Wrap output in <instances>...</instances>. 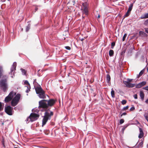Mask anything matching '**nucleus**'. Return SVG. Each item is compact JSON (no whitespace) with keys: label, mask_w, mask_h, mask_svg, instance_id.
<instances>
[{"label":"nucleus","mask_w":148,"mask_h":148,"mask_svg":"<svg viewBox=\"0 0 148 148\" xmlns=\"http://www.w3.org/2000/svg\"><path fill=\"white\" fill-rule=\"evenodd\" d=\"M16 93L13 91H11L8 95L12 99L11 102V105L12 106H16L19 102L21 98V95L18 93L16 95Z\"/></svg>","instance_id":"nucleus-1"},{"label":"nucleus","mask_w":148,"mask_h":148,"mask_svg":"<svg viewBox=\"0 0 148 148\" xmlns=\"http://www.w3.org/2000/svg\"><path fill=\"white\" fill-rule=\"evenodd\" d=\"M8 76L6 75H4L0 80V89L4 92H7L8 89Z\"/></svg>","instance_id":"nucleus-2"},{"label":"nucleus","mask_w":148,"mask_h":148,"mask_svg":"<svg viewBox=\"0 0 148 148\" xmlns=\"http://www.w3.org/2000/svg\"><path fill=\"white\" fill-rule=\"evenodd\" d=\"M53 113L52 111H51L50 114L47 111H46L44 113V116L42 120V126L43 127L47 121L49 119H50L51 116H53Z\"/></svg>","instance_id":"nucleus-3"},{"label":"nucleus","mask_w":148,"mask_h":148,"mask_svg":"<svg viewBox=\"0 0 148 148\" xmlns=\"http://www.w3.org/2000/svg\"><path fill=\"white\" fill-rule=\"evenodd\" d=\"M47 100L42 99L39 101V106L38 108L39 109L41 108L43 109L44 111H47V109L48 108L47 103Z\"/></svg>","instance_id":"nucleus-4"},{"label":"nucleus","mask_w":148,"mask_h":148,"mask_svg":"<svg viewBox=\"0 0 148 148\" xmlns=\"http://www.w3.org/2000/svg\"><path fill=\"white\" fill-rule=\"evenodd\" d=\"M88 4L87 2L83 3L81 10L82 11L83 14H85L87 16L88 14Z\"/></svg>","instance_id":"nucleus-5"},{"label":"nucleus","mask_w":148,"mask_h":148,"mask_svg":"<svg viewBox=\"0 0 148 148\" xmlns=\"http://www.w3.org/2000/svg\"><path fill=\"white\" fill-rule=\"evenodd\" d=\"M39 117V115L37 114L32 113L31 114L29 118L30 121H33Z\"/></svg>","instance_id":"nucleus-6"},{"label":"nucleus","mask_w":148,"mask_h":148,"mask_svg":"<svg viewBox=\"0 0 148 148\" xmlns=\"http://www.w3.org/2000/svg\"><path fill=\"white\" fill-rule=\"evenodd\" d=\"M13 110V108L9 106H8L5 108V112L9 115H12V111Z\"/></svg>","instance_id":"nucleus-7"},{"label":"nucleus","mask_w":148,"mask_h":148,"mask_svg":"<svg viewBox=\"0 0 148 148\" xmlns=\"http://www.w3.org/2000/svg\"><path fill=\"white\" fill-rule=\"evenodd\" d=\"M56 100L53 99H51L49 100H47V103L48 108L49 107H51L53 106L56 103Z\"/></svg>","instance_id":"nucleus-8"},{"label":"nucleus","mask_w":148,"mask_h":148,"mask_svg":"<svg viewBox=\"0 0 148 148\" xmlns=\"http://www.w3.org/2000/svg\"><path fill=\"white\" fill-rule=\"evenodd\" d=\"M123 83L126 85V86L128 88H132L135 86V84L131 83H130L126 81H123Z\"/></svg>","instance_id":"nucleus-9"},{"label":"nucleus","mask_w":148,"mask_h":148,"mask_svg":"<svg viewBox=\"0 0 148 148\" xmlns=\"http://www.w3.org/2000/svg\"><path fill=\"white\" fill-rule=\"evenodd\" d=\"M146 82L145 81H143L137 84L136 86V87L137 88H140L146 85Z\"/></svg>","instance_id":"nucleus-10"},{"label":"nucleus","mask_w":148,"mask_h":148,"mask_svg":"<svg viewBox=\"0 0 148 148\" xmlns=\"http://www.w3.org/2000/svg\"><path fill=\"white\" fill-rule=\"evenodd\" d=\"M35 89L36 93L37 94L40 93V92L44 91L40 86H37L35 88Z\"/></svg>","instance_id":"nucleus-11"},{"label":"nucleus","mask_w":148,"mask_h":148,"mask_svg":"<svg viewBox=\"0 0 148 148\" xmlns=\"http://www.w3.org/2000/svg\"><path fill=\"white\" fill-rule=\"evenodd\" d=\"M38 94L39 97L41 99H44L46 98L45 92L44 90Z\"/></svg>","instance_id":"nucleus-12"},{"label":"nucleus","mask_w":148,"mask_h":148,"mask_svg":"<svg viewBox=\"0 0 148 148\" xmlns=\"http://www.w3.org/2000/svg\"><path fill=\"white\" fill-rule=\"evenodd\" d=\"M16 62H14L12 65V67L11 69L10 73L11 74H12L13 71L16 70Z\"/></svg>","instance_id":"nucleus-13"},{"label":"nucleus","mask_w":148,"mask_h":148,"mask_svg":"<svg viewBox=\"0 0 148 148\" xmlns=\"http://www.w3.org/2000/svg\"><path fill=\"white\" fill-rule=\"evenodd\" d=\"M139 132L140 133L138 135V138H142L144 136V133L143 131V129L140 127L139 128Z\"/></svg>","instance_id":"nucleus-14"},{"label":"nucleus","mask_w":148,"mask_h":148,"mask_svg":"<svg viewBox=\"0 0 148 148\" xmlns=\"http://www.w3.org/2000/svg\"><path fill=\"white\" fill-rule=\"evenodd\" d=\"M140 96L142 100L143 101L144 99L145 94L143 91H140Z\"/></svg>","instance_id":"nucleus-15"},{"label":"nucleus","mask_w":148,"mask_h":148,"mask_svg":"<svg viewBox=\"0 0 148 148\" xmlns=\"http://www.w3.org/2000/svg\"><path fill=\"white\" fill-rule=\"evenodd\" d=\"M12 99L9 95L7 96L5 99V103H7L10 101Z\"/></svg>","instance_id":"nucleus-16"},{"label":"nucleus","mask_w":148,"mask_h":148,"mask_svg":"<svg viewBox=\"0 0 148 148\" xmlns=\"http://www.w3.org/2000/svg\"><path fill=\"white\" fill-rule=\"evenodd\" d=\"M145 71V70L144 69H143L141 70L139 73V75H137V78H139L144 73Z\"/></svg>","instance_id":"nucleus-17"},{"label":"nucleus","mask_w":148,"mask_h":148,"mask_svg":"<svg viewBox=\"0 0 148 148\" xmlns=\"http://www.w3.org/2000/svg\"><path fill=\"white\" fill-rule=\"evenodd\" d=\"M111 78L109 74H107L106 75V81L108 83H109L110 80Z\"/></svg>","instance_id":"nucleus-18"},{"label":"nucleus","mask_w":148,"mask_h":148,"mask_svg":"<svg viewBox=\"0 0 148 148\" xmlns=\"http://www.w3.org/2000/svg\"><path fill=\"white\" fill-rule=\"evenodd\" d=\"M140 141H141V142H140L139 144L138 145V147H142L143 146V141H144V139H141L140 140Z\"/></svg>","instance_id":"nucleus-19"},{"label":"nucleus","mask_w":148,"mask_h":148,"mask_svg":"<svg viewBox=\"0 0 148 148\" xmlns=\"http://www.w3.org/2000/svg\"><path fill=\"white\" fill-rule=\"evenodd\" d=\"M3 72V67L1 66H0V78H1V76H3L2 73Z\"/></svg>","instance_id":"nucleus-20"},{"label":"nucleus","mask_w":148,"mask_h":148,"mask_svg":"<svg viewBox=\"0 0 148 148\" xmlns=\"http://www.w3.org/2000/svg\"><path fill=\"white\" fill-rule=\"evenodd\" d=\"M148 18V13H146L144 16H142L140 18L141 19L146 18Z\"/></svg>","instance_id":"nucleus-21"},{"label":"nucleus","mask_w":148,"mask_h":148,"mask_svg":"<svg viewBox=\"0 0 148 148\" xmlns=\"http://www.w3.org/2000/svg\"><path fill=\"white\" fill-rule=\"evenodd\" d=\"M133 6V4L131 3L130 4V6H129V8H128V11L129 12H131V10L132 9Z\"/></svg>","instance_id":"nucleus-22"},{"label":"nucleus","mask_w":148,"mask_h":148,"mask_svg":"<svg viewBox=\"0 0 148 148\" xmlns=\"http://www.w3.org/2000/svg\"><path fill=\"white\" fill-rule=\"evenodd\" d=\"M114 51L112 50H110L109 51V55L110 56H112L114 54Z\"/></svg>","instance_id":"nucleus-23"},{"label":"nucleus","mask_w":148,"mask_h":148,"mask_svg":"<svg viewBox=\"0 0 148 148\" xmlns=\"http://www.w3.org/2000/svg\"><path fill=\"white\" fill-rule=\"evenodd\" d=\"M111 95L112 97L113 98H114L115 97L114 91L113 90V88H112V90L111 91Z\"/></svg>","instance_id":"nucleus-24"},{"label":"nucleus","mask_w":148,"mask_h":148,"mask_svg":"<svg viewBox=\"0 0 148 148\" xmlns=\"http://www.w3.org/2000/svg\"><path fill=\"white\" fill-rule=\"evenodd\" d=\"M30 25L29 24L26 27V32H27L30 29Z\"/></svg>","instance_id":"nucleus-25"},{"label":"nucleus","mask_w":148,"mask_h":148,"mask_svg":"<svg viewBox=\"0 0 148 148\" xmlns=\"http://www.w3.org/2000/svg\"><path fill=\"white\" fill-rule=\"evenodd\" d=\"M21 70L22 73L24 75H25L26 73V71L24 69H21Z\"/></svg>","instance_id":"nucleus-26"},{"label":"nucleus","mask_w":148,"mask_h":148,"mask_svg":"<svg viewBox=\"0 0 148 148\" xmlns=\"http://www.w3.org/2000/svg\"><path fill=\"white\" fill-rule=\"evenodd\" d=\"M3 107L2 106L1 103L0 102V112L3 110Z\"/></svg>","instance_id":"nucleus-27"},{"label":"nucleus","mask_w":148,"mask_h":148,"mask_svg":"<svg viewBox=\"0 0 148 148\" xmlns=\"http://www.w3.org/2000/svg\"><path fill=\"white\" fill-rule=\"evenodd\" d=\"M130 12H129L128 10H127V12L125 15V17H127L128 16L130 13Z\"/></svg>","instance_id":"nucleus-28"},{"label":"nucleus","mask_w":148,"mask_h":148,"mask_svg":"<svg viewBox=\"0 0 148 148\" xmlns=\"http://www.w3.org/2000/svg\"><path fill=\"white\" fill-rule=\"evenodd\" d=\"M144 24L146 25L147 26L148 25V19L146 20L144 22Z\"/></svg>","instance_id":"nucleus-29"},{"label":"nucleus","mask_w":148,"mask_h":148,"mask_svg":"<svg viewBox=\"0 0 148 148\" xmlns=\"http://www.w3.org/2000/svg\"><path fill=\"white\" fill-rule=\"evenodd\" d=\"M127 36V34H124V36H123V39H122V41H124L125 40Z\"/></svg>","instance_id":"nucleus-30"},{"label":"nucleus","mask_w":148,"mask_h":148,"mask_svg":"<svg viewBox=\"0 0 148 148\" xmlns=\"http://www.w3.org/2000/svg\"><path fill=\"white\" fill-rule=\"evenodd\" d=\"M115 42H112L111 45V48L112 49H113V47L115 46Z\"/></svg>","instance_id":"nucleus-31"},{"label":"nucleus","mask_w":148,"mask_h":148,"mask_svg":"<svg viewBox=\"0 0 148 148\" xmlns=\"http://www.w3.org/2000/svg\"><path fill=\"white\" fill-rule=\"evenodd\" d=\"M127 102V101L126 100H122L121 102V103L123 105H124Z\"/></svg>","instance_id":"nucleus-32"},{"label":"nucleus","mask_w":148,"mask_h":148,"mask_svg":"<svg viewBox=\"0 0 148 148\" xmlns=\"http://www.w3.org/2000/svg\"><path fill=\"white\" fill-rule=\"evenodd\" d=\"M124 120L123 119H122L120 120L119 121V123L120 124H122L124 122Z\"/></svg>","instance_id":"nucleus-33"},{"label":"nucleus","mask_w":148,"mask_h":148,"mask_svg":"<svg viewBox=\"0 0 148 148\" xmlns=\"http://www.w3.org/2000/svg\"><path fill=\"white\" fill-rule=\"evenodd\" d=\"M129 108L128 106H127L126 107H125L123 108V110H127Z\"/></svg>","instance_id":"nucleus-34"},{"label":"nucleus","mask_w":148,"mask_h":148,"mask_svg":"<svg viewBox=\"0 0 148 148\" xmlns=\"http://www.w3.org/2000/svg\"><path fill=\"white\" fill-rule=\"evenodd\" d=\"M24 84H25L28 85L30 86V85L28 81L26 80L24 82Z\"/></svg>","instance_id":"nucleus-35"},{"label":"nucleus","mask_w":148,"mask_h":148,"mask_svg":"<svg viewBox=\"0 0 148 148\" xmlns=\"http://www.w3.org/2000/svg\"><path fill=\"white\" fill-rule=\"evenodd\" d=\"M45 134L46 135H48L49 133V131L48 130H44V131Z\"/></svg>","instance_id":"nucleus-36"},{"label":"nucleus","mask_w":148,"mask_h":148,"mask_svg":"<svg viewBox=\"0 0 148 148\" xmlns=\"http://www.w3.org/2000/svg\"><path fill=\"white\" fill-rule=\"evenodd\" d=\"M143 89H144L147 91H148V86H146V87H143Z\"/></svg>","instance_id":"nucleus-37"},{"label":"nucleus","mask_w":148,"mask_h":148,"mask_svg":"<svg viewBox=\"0 0 148 148\" xmlns=\"http://www.w3.org/2000/svg\"><path fill=\"white\" fill-rule=\"evenodd\" d=\"M27 89L26 91V92H27V93H28V92L30 91V87L29 86V87L28 86H27Z\"/></svg>","instance_id":"nucleus-38"},{"label":"nucleus","mask_w":148,"mask_h":148,"mask_svg":"<svg viewBox=\"0 0 148 148\" xmlns=\"http://www.w3.org/2000/svg\"><path fill=\"white\" fill-rule=\"evenodd\" d=\"M65 47V49L68 50H70L71 49V47L69 46H66Z\"/></svg>","instance_id":"nucleus-39"},{"label":"nucleus","mask_w":148,"mask_h":148,"mask_svg":"<svg viewBox=\"0 0 148 148\" xmlns=\"http://www.w3.org/2000/svg\"><path fill=\"white\" fill-rule=\"evenodd\" d=\"M145 32L148 34V28H145Z\"/></svg>","instance_id":"nucleus-40"},{"label":"nucleus","mask_w":148,"mask_h":148,"mask_svg":"<svg viewBox=\"0 0 148 148\" xmlns=\"http://www.w3.org/2000/svg\"><path fill=\"white\" fill-rule=\"evenodd\" d=\"M134 109L135 108L133 106L130 109V111H132L134 110Z\"/></svg>","instance_id":"nucleus-41"},{"label":"nucleus","mask_w":148,"mask_h":148,"mask_svg":"<svg viewBox=\"0 0 148 148\" xmlns=\"http://www.w3.org/2000/svg\"><path fill=\"white\" fill-rule=\"evenodd\" d=\"M134 98L135 99H137V98H138L137 95V94H135L134 95Z\"/></svg>","instance_id":"nucleus-42"},{"label":"nucleus","mask_w":148,"mask_h":148,"mask_svg":"<svg viewBox=\"0 0 148 148\" xmlns=\"http://www.w3.org/2000/svg\"><path fill=\"white\" fill-rule=\"evenodd\" d=\"M126 114L127 113L126 112L123 113L121 115V117L123 115H126Z\"/></svg>","instance_id":"nucleus-43"},{"label":"nucleus","mask_w":148,"mask_h":148,"mask_svg":"<svg viewBox=\"0 0 148 148\" xmlns=\"http://www.w3.org/2000/svg\"><path fill=\"white\" fill-rule=\"evenodd\" d=\"M139 34H145L144 32L142 31H140L139 32Z\"/></svg>","instance_id":"nucleus-44"},{"label":"nucleus","mask_w":148,"mask_h":148,"mask_svg":"<svg viewBox=\"0 0 148 148\" xmlns=\"http://www.w3.org/2000/svg\"><path fill=\"white\" fill-rule=\"evenodd\" d=\"M2 145L4 147H5V145H4V141L3 140L2 141Z\"/></svg>","instance_id":"nucleus-45"},{"label":"nucleus","mask_w":148,"mask_h":148,"mask_svg":"<svg viewBox=\"0 0 148 148\" xmlns=\"http://www.w3.org/2000/svg\"><path fill=\"white\" fill-rule=\"evenodd\" d=\"M132 79H127V81H128L127 82H131L132 81Z\"/></svg>","instance_id":"nucleus-46"},{"label":"nucleus","mask_w":148,"mask_h":148,"mask_svg":"<svg viewBox=\"0 0 148 148\" xmlns=\"http://www.w3.org/2000/svg\"><path fill=\"white\" fill-rule=\"evenodd\" d=\"M145 102L146 103H148V98L145 101Z\"/></svg>","instance_id":"nucleus-47"},{"label":"nucleus","mask_w":148,"mask_h":148,"mask_svg":"<svg viewBox=\"0 0 148 148\" xmlns=\"http://www.w3.org/2000/svg\"><path fill=\"white\" fill-rule=\"evenodd\" d=\"M29 119V117L26 120L27 122L28 121Z\"/></svg>","instance_id":"nucleus-48"},{"label":"nucleus","mask_w":148,"mask_h":148,"mask_svg":"<svg viewBox=\"0 0 148 148\" xmlns=\"http://www.w3.org/2000/svg\"><path fill=\"white\" fill-rule=\"evenodd\" d=\"M100 15L99 14H98V16H97V18H100Z\"/></svg>","instance_id":"nucleus-49"},{"label":"nucleus","mask_w":148,"mask_h":148,"mask_svg":"<svg viewBox=\"0 0 148 148\" xmlns=\"http://www.w3.org/2000/svg\"><path fill=\"white\" fill-rule=\"evenodd\" d=\"M38 10V8H36L35 9V12L36 11H37Z\"/></svg>","instance_id":"nucleus-50"},{"label":"nucleus","mask_w":148,"mask_h":148,"mask_svg":"<svg viewBox=\"0 0 148 148\" xmlns=\"http://www.w3.org/2000/svg\"><path fill=\"white\" fill-rule=\"evenodd\" d=\"M84 40V38H81L80 39V40L82 41H83Z\"/></svg>","instance_id":"nucleus-51"},{"label":"nucleus","mask_w":148,"mask_h":148,"mask_svg":"<svg viewBox=\"0 0 148 148\" xmlns=\"http://www.w3.org/2000/svg\"><path fill=\"white\" fill-rule=\"evenodd\" d=\"M14 75H12L11 76V77H12V78H13L14 77Z\"/></svg>","instance_id":"nucleus-52"},{"label":"nucleus","mask_w":148,"mask_h":148,"mask_svg":"<svg viewBox=\"0 0 148 148\" xmlns=\"http://www.w3.org/2000/svg\"><path fill=\"white\" fill-rule=\"evenodd\" d=\"M127 126H125V127H124V128L123 129V130H124L127 127Z\"/></svg>","instance_id":"nucleus-53"},{"label":"nucleus","mask_w":148,"mask_h":148,"mask_svg":"<svg viewBox=\"0 0 148 148\" xmlns=\"http://www.w3.org/2000/svg\"><path fill=\"white\" fill-rule=\"evenodd\" d=\"M147 72L148 73V67L147 68Z\"/></svg>","instance_id":"nucleus-54"},{"label":"nucleus","mask_w":148,"mask_h":148,"mask_svg":"<svg viewBox=\"0 0 148 148\" xmlns=\"http://www.w3.org/2000/svg\"><path fill=\"white\" fill-rule=\"evenodd\" d=\"M82 18H84V16H82Z\"/></svg>","instance_id":"nucleus-55"},{"label":"nucleus","mask_w":148,"mask_h":148,"mask_svg":"<svg viewBox=\"0 0 148 148\" xmlns=\"http://www.w3.org/2000/svg\"><path fill=\"white\" fill-rule=\"evenodd\" d=\"M14 148H18V147H14Z\"/></svg>","instance_id":"nucleus-56"}]
</instances>
